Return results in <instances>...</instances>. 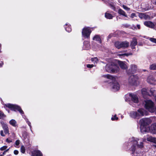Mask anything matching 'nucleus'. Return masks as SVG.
<instances>
[{
    "label": "nucleus",
    "mask_w": 156,
    "mask_h": 156,
    "mask_svg": "<svg viewBox=\"0 0 156 156\" xmlns=\"http://www.w3.org/2000/svg\"><path fill=\"white\" fill-rule=\"evenodd\" d=\"M21 152L22 153H24L25 152V147L23 146L22 145L21 146L20 148Z\"/></svg>",
    "instance_id": "nucleus-33"
},
{
    "label": "nucleus",
    "mask_w": 156,
    "mask_h": 156,
    "mask_svg": "<svg viewBox=\"0 0 156 156\" xmlns=\"http://www.w3.org/2000/svg\"><path fill=\"white\" fill-rule=\"evenodd\" d=\"M148 141L156 144V138L151 136H149L147 138Z\"/></svg>",
    "instance_id": "nucleus-22"
},
{
    "label": "nucleus",
    "mask_w": 156,
    "mask_h": 156,
    "mask_svg": "<svg viewBox=\"0 0 156 156\" xmlns=\"http://www.w3.org/2000/svg\"><path fill=\"white\" fill-rule=\"evenodd\" d=\"M20 143V141L19 140H16L15 142V144L16 146H18Z\"/></svg>",
    "instance_id": "nucleus-44"
},
{
    "label": "nucleus",
    "mask_w": 156,
    "mask_h": 156,
    "mask_svg": "<svg viewBox=\"0 0 156 156\" xmlns=\"http://www.w3.org/2000/svg\"><path fill=\"white\" fill-rule=\"evenodd\" d=\"M91 61L94 63H97L98 61V59L97 57H94L91 58Z\"/></svg>",
    "instance_id": "nucleus-32"
},
{
    "label": "nucleus",
    "mask_w": 156,
    "mask_h": 156,
    "mask_svg": "<svg viewBox=\"0 0 156 156\" xmlns=\"http://www.w3.org/2000/svg\"><path fill=\"white\" fill-rule=\"evenodd\" d=\"M150 69L151 70H156V64H153L150 67Z\"/></svg>",
    "instance_id": "nucleus-31"
},
{
    "label": "nucleus",
    "mask_w": 156,
    "mask_h": 156,
    "mask_svg": "<svg viewBox=\"0 0 156 156\" xmlns=\"http://www.w3.org/2000/svg\"><path fill=\"white\" fill-rule=\"evenodd\" d=\"M140 131L143 133L146 132L147 131L146 126H140Z\"/></svg>",
    "instance_id": "nucleus-29"
},
{
    "label": "nucleus",
    "mask_w": 156,
    "mask_h": 156,
    "mask_svg": "<svg viewBox=\"0 0 156 156\" xmlns=\"http://www.w3.org/2000/svg\"><path fill=\"white\" fill-rule=\"evenodd\" d=\"M93 40L97 41H98L100 44H101L102 41L99 35H95L93 37Z\"/></svg>",
    "instance_id": "nucleus-20"
},
{
    "label": "nucleus",
    "mask_w": 156,
    "mask_h": 156,
    "mask_svg": "<svg viewBox=\"0 0 156 156\" xmlns=\"http://www.w3.org/2000/svg\"><path fill=\"white\" fill-rule=\"evenodd\" d=\"M6 141L7 142H8V143H10L12 142V141L10 140H9V139H7L6 140Z\"/></svg>",
    "instance_id": "nucleus-49"
},
{
    "label": "nucleus",
    "mask_w": 156,
    "mask_h": 156,
    "mask_svg": "<svg viewBox=\"0 0 156 156\" xmlns=\"http://www.w3.org/2000/svg\"><path fill=\"white\" fill-rule=\"evenodd\" d=\"M7 152V151H5L3 153V154L4 155L5 154L6 152Z\"/></svg>",
    "instance_id": "nucleus-53"
},
{
    "label": "nucleus",
    "mask_w": 156,
    "mask_h": 156,
    "mask_svg": "<svg viewBox=\"0 0 156 156\" xmlns=\"http://www.w3.org/2000/svg\"><path fill=\"white\" fill-rule=\"evenodd\" d=\"M154 112H155V113L156 114V108H155V111H154Z\"/></svg>",
    "instance_id": "nucleus-57"
},
{
    "label": "nucleus",
    "mask_w": 156,
    "mask_h": 156,
    "mask_svg": "<svg viewBox=\"0 0 156 156\" xmlns=\"http://www.w3.org/2000/svg\"><path fill=\"white\" fill-rule=\"evenodd\" d=\"M0 156H3V155H1Z\"/></svg>",
    "instance_id": "nucleus-60"
},
{
    "label": "nucleus",
    "mask_w": 156,
    "mask_h": 156,
    "mask_svg": "<svg viewBox=\"0 0 156 156\" xmlns=\"http://www.w3.org/2000/svg\"><path fill=\"white\" fill-rule=\"evenodd\" d=\"M0 133L1 136H5V135L4 134V133L3 130H1L0 131Z\"/></svg>",
    "instance_id": "nucleus-46"
},
{
    "label": "nucleus",
    "mask_w": 156,
    "mask_h": 156,
    "mask_svg": "<svg viewBox=\"0 0 156 156\" xmlns=\"http://www.w3.org/2000/svg\"><path fill=\"white\" fill-rule=\"evenodd\" d=\"M64 27L66 31L70 32L71 31L72 29L70 25L68 23H67L64 25Z\"/></svg>",
    "instance_id": "nucleus-21"
},
{
    "label": "nucleus",
    "mask_w": 156,
    "mask_h": 156,
    "mask_svg": "<svg viewBox=\"0 0 156 156\" xmlns=\"http://www.w3.org/2000/svg\"><path fill=\"white\" fill-rule=\"evenodd\" d=\"M2 126V127L3 129L4 133L5 134H9V129L7 125L3 121H1L0 122Z\"/></svg>",
    "instance_id": "nucleus-12"
},
{
    "label": "nucleus",
    "mask_w": 156,
    "mask_h": 156,
    "mask_svg": "<svg viewBox=\"0 0 156 156\" xmlns=\"http://www.w3.org/2000/svg\"><path fill=\"white\" fill-rule=\"evenodd\" d=\"M19 151H18L16 150H15L14 151V153L15 155H17L18 154Z\"/></svg>",
    "instance_id": "nucleus-47"
},
{
    "label": "nucleus",
    "mask_w": 156,
    "mask_h": 156,
    "mask_svg": "<svg viewBox=\"0 0 156 156\" xmlns=\"http://www.w3.org/2000/svg\"><path fill=\"white\" fill-rule=\"evenodd\" d=\"M6 110L7 111H8V113H9V110H7V109H6Z\"/></svg>",
    "instance_id": "nucleus-56"
},
{
    "label": "nucleus",
    "mask_w": 156,
    "mask_h": 156,
    "mask_svg": "<svg viewBox=\"0 0 156 156\" xmlns=\"http://www.w3.org/2000/svg\"><path fill=\"white\" fill-rule=\"evenodd\" d=\"M122 7L124 9H125L127 11H129L130 10V9L128 7H127L125 5H123Z\"/></svg>",
    "instance_id": "nucleus-40"
},
{
    "label": "nucleus",
    "mask_w": 156,
    "mask_h": 156,
    "mask_svg": "<svg viewBox=\"0 0 156 156\" xmlns=\"http://www.w3.org/2000/svg\"><path fill=\"white\" fill-rule=\"evenodd\" d=\"M7 148V146H4L1 147L0 149L1 151H3L5 150Z\"/></svg>",
    "instance_id": "nucleus-41"
},
{
    "label": "nucleus",
    "mask_w": 156,
    "mask_h": 156,
    "mask_svg": "<svg viewBox=\"0 0 156 156\" xmlns=\"http://www.w3.org/2000/svg\"><path fill=\"white\" fill-rule=\"evenodd\" d=\"M136 16V15L135 13H133L131 14L130 17L132 18H133L134 17Z\"/></svg>",
    "instance_id": "nucleus-45"
},
{
    "label": "nucleus",
    "mask_w": 156,
    "mask_h": 156,
    "mask_svg": "<svg viewBox=\"0 0 156 156\" xmlns=\"http://www.w3.org/2000/svg\"><path fill=\"white\" fill-rule=\"evenodd\" d=\"M141 93L144 98H146L149 96L148 93L147 92V90L145 88H143L142 89Z\"/></svg>",
    "instance_id": "nucleus-16"
},
{
    "label": "nucleus",
    "mask_w": 156,
    "mask_h": 156,
    "mask_svg": "<svg viewBox=\"0 0 156 156\" xmlns=\"http://www.w3.org/2000/svg\"><path fill=\"white\" fill-rule=\"evenodd\" d=\"M118 119V118L116 117V115H115L113 117H112L111 119L113 121L115 120H117Z\"/></svg>",
    "instance_id": "nucleus-37"
},
{
    "label": "nucleus",
    "mask_w": 156,
    "mask_h": 156,
    "mask_svg": "<svg viewBox=\"0 0 156 156\" xmlns=\"http://www.w3.org/2000/svg\"><path fill=\"white\" fill-rule=\"evenodd\" d=\"M130 104V105H132V104Z\"/></svg>",
    "instance_id": "nucleus-61"
},
{
    "label": "nucleus",
    "mask_w": 156,
    "mask_h": 156,
    "mask_svg": "<svg viewBox=\"0 0 156 156\" xmlns=\"http://www.w3.org/2000/svg\"><path fill=\"white\" fill-rule=\"evenodd\" d=\"M5 117V115L1 111H0V119H1Z\"/></svg>",
    "instance_id": "nucleus-35"
},
{
    "label": "nucleus",
    "mask_w": 156,
    "mask_h": 156,
    "mask_svg": "<svg viewBox=\"0 0 156 156\" xmlns=\"http://www.w3.org/2000/svg\"><path fill=\"white\" fill-rule=\"evenodd\" d=\"M83 48L86 50H88L90 48L89 43L88 41H85L83 42Z\"/></svg>",
    "instance_id": "nucleus-23"
},
{
    "label": "nucleus",
    "mask_w": 156,
    "mask_h": 156,
    "mask_svg": "<svg viewBox=\"0 0 156 156\" xmlns=\"http://www.w3.org/2000/svg\"><path fill=\"white\" fill-rule=\"evenodd\" d=\"M143 104L145 108L151 112H154L155 107L154 103L150 100H145Z\"/></svg>",
    "instance_id": "nucleus-6"
},
{
    "label": "nucleus",
    "mask_w": 156,
    "mask_h": 156,
    "mask_svg": "<svg viewBox=\"0 0 156 156\" xmlns=\"http://www.w3.org/2000/svg\"><path fill=\"white\" fill-rule=\"evenodd\" d=\"M91 30L89 27H84L82 30V37L85 38H89L91 33Z\"/></svg>",
    "instance_id": "nucleus-9"
},
{
    "label": "nucleus",
    "mask_w": 156,
    "mask_h": 156,
    "mask_svg": "<svg viewBox=\"0 0 156 156\" xmlns=\"http://www.w3.org/2000/svg\"><path fill=\"white\" fill-rule=\"evenodd\" d=\"M9 124L13 127H16L17 126V122L14 119H12L9 122Z\"/></svg>",
    "instance_id": "nucleus-26"
},
{
    "label": "nucleus",
    "mask_w": 156,
    "mask_h": 156,
    "mask_svg": "<svg viewBox=\"0 0 156 156\" xmlns=\"http://www.w3.org/2000/svg\"><path fill=\"white\" fill-rule=\"evenodd\" d=\"M4 63L3 62H2L1 63H0V67H1L3 65Z\"/></svg>",
    "instance_id": "nucleus-48"
},
{
    "label": "nucleus",
    "mask_w": 156,
    "mask_h": 156,
    "mask_svg": "<svg viewBox=\"0 0 156 156\" xmlns=\"http://www.w3.org/2000/svg\"><path fill=\"white\" fill-rule=\"evenodd\" d=\"M152 127L154 130L156 131V123L153 124Z\"/></svg>",
    "instance_id": "nucleus-43"
},
{
    "label": "nucleus",
    "mask_w": 156,
    "mask_h": 156,
    "mask_svg": "<svg viewBox=\"0 0 156 156\" xmlns=\"http://www.w3.org/2000/svg\"><path fill=\"white\" fill-rule=\"evenodd\" d=\"M138 69L136 65L135 64L131 65L127 72L129 74H134L136 73Z\"/></svg>",
    "instance_id": "nucleus-11"
},
{
    "label": "nucleus",
    "mask_w": 156,
    "mask_h": 156,
    "mask_svg": "<svg viewBox=\"0 0 156 156\" xmlns=\"http://www.w3.org/2000/svg\"><path fill=\"white\" fill-rule=\"evenodd\" d=\"M118 63L120 67L122 69H126L127 68V67L126 65L123 62L120 61H119Z\"/></svg>",
    "instance_id": "nucleus-24"
},
{
    "label": "nucleus",
    "mask_w": 156,
    "mask_h": 156,
    "mask_svg": "<svg viewBox=\"0 0 156 156\" xmlns=\"http://www.w3.org/2000/svg\"><path fill=\"white\" fill-rule=\"evenodd\" d=\"M111 0L112 1V2H111L108 3L109 6L111 7L112 9H113L114 11H115V3L114 2L113 0Z\"/></svg>",
    "instance_id": "nucleus-25"
},
{
    "label": "nucleus",
    "mask_w": 156,
    "mask_h": 156,
    "mask_svg": "<svg viewBox=\"0 0 156 156\" xmlns=\"http://www.w3.org/2000/svg\"><path fill=\"white\" fill-rule=\"evenodd\" d=\"M117 56L119 58H123L125 56H128L129 55H131L132 54L130 53L129 54L124 53H121V52H118L117 53Z\"/></svg>",
    "instance_id": "nucleus-19"
},
{
    "label": "nucleus",
    "mask_w": 156,
    "mask_h": 156,
    "mask_svg": "<svg viewBox=\"0 0 156 156\" xmlns=\"http://www.w3.org/2000/svg\"><path fill=\"white\" fill-rule=\"evenodd\" d=\"M148 39H149L151 42L156 43V39L151 38V37H148L147 38Z\"/></svg>",
    "instance_id": "nucleus-34"
},
{
    "label": "nucleus",
    "mask_w": 156,
    "mask_h": 156,
    "mask_svg": "<svg viewBox=\"0 0 156 156\" xmlns=\"http://www.w3.org/2000/svg\"><path fill=\"white\" fill-rule=\"evenodd\" d=\"M152 122L151 120L148 118H142L139 121V124L142 126H146L149 125Z\"/></svg>",
    "instance_id": "nucleus-10"
},
{
    "label": "nucleus",
    "mask_w": 156,
    "mask_h": 156,
    "mask_svg": "<svg viewBox=\"0 0 156 156\" xmlns=\"http://www.w3.org/2000/svg\"><path fill=\"white\" fill-rule=\"evenodd\" d=\"M129 96L132 101L134 103H137L138 102V98L136 94L131 93L129 94Z\"/></svg>",
    "instance_id": "nucleus-13"
},
{
    "label": "nucleus",
    "mask_w": 156,
    "mask_h": 156,
    "mask_svg": "<svg viewBox=\"0 0 156 156\" xmlns=\"http://www.w3.org/2000/svg\"><path fill=\"white\" fill-rule=\"evenodd\" d=\"M31 155L32 156H43V154L40 151L36 150L32 152Z\"/></svg>",
    "instance_id": "nucleus-14"
},
{
    "label": "nucleus",
    "mask_w": 156,
    "mask_h": 156,
    "mask_svg": "<svg viewBox=\"0 0 156 156\" xmlns=\"http://www.w3.org/2000/svg\"><path fill=\"white\" fill-rule=\"evenodd\" d=\"M148 112L144 108H140L137 111L131 112L129 114V116L134 119H138L142 117L147 115Z\"/></svg>",
    "instance_id": "nucleus-4"
},
{
    "label": "nucleus",
    "mask_w": 156,
    "mask_h": 156,
    "mask_svg": "<svg viewBox=\"0 0 156 156\" xmlns=\"http://www.w3.org/2000/svg\"><path fill=\"white\" fill-rule=\"evenodd\" d=\"M144 24L146 26L151 28H154L155 26V25L153 23L150 21H145L144 22Z\"/></svg>",
    "instance_id": "nucleus-15"
},
{
    "label": "nucleus",
    "mask_w": 156,
    "mask_h": 156,
    "mask_svg": "<svg viewBox=\"0 0 156 156\" xmlns=\"http://www.w3.org/2000/svg\"><path fill=\"white\" fill-rule=\"evenodd\" d=\"M105 16L106 18L109 19H112L113 17V16L111 14L108 13L107 12L105 13Z\"/></svg>",
    "instance_id": "nucleus-28"
},
{
    "label": "nucleus",
    "mask_w": 156,
    "mask_h": 156,
    "mask_svg": "<svg viewBox=\"0 0 156 156\" xmlns=\"http://www.w3.org/2000/svg\"><path fill=\"white\" fill-rule=\"evenodd\" d=\"M115 47L118 49L126 48H127L129 45V43L127 41H117L114 44Z\"/></svg>",
    "instance_id": "nucleus-7"
},
{
    "label": "nucleus",
    "mask_w": 156,
    "mask_h": 156,
    "mask_svg": "<svg viewBox=\"0 0 156 156\" xmlns=\"http://www.w3.org/2000/svg\"><path fill=\"white\" fill-rule=\"evenodd\" d=\"M155 147H156V145H155Z\"/></svg>",
    "instance_id": "nucleus-62"
},
{
    "label": "nucleus",
    "mask_w": 156,
    "mask_h": 156,
    "mask_svg": "<svg viewBox=\"0 0 156 156\" xmlns=\"http://www.w3.org/2000/svg\"><path fill=\"white\" fill-rule=\"evenodd\" d=\"M119 67L113 62L107 64L105 67V70L108 73H115L119 70Z\"/></svg>",
    "instance_id": "nucleus-5"
},
{
    "label": "nucleus",
    "mask_w": 156,
    "mask_h": 156,
    "mask_svg": "<svg viewBox=\"0 0 156 156\" xmlns=\"http://www.w3.org/2000/svg\"><path fill=\"white\" fill-rule=\"evenodd\" d=\"M118 12L120 15H122L126 17H127V15L126 14L125 12L121 9H119L118 10Z\"/></svg>",
    "instance_id": "nucleus-27"
},
{
    "label": "nucleus",
    "mask_w": 156,
    "mask_h": 156,
    "mask_svg": "<svg viewBox=\"0 0 156 156\" xmlns=\"http://www.w3.org/2000/svg\"><path fill=\"white\" fill-rule=\"evenodd\" d=\"M136 27L138 29H140V25L138 24L136 25Z\"/></svg>",
    "instance_id": "nucleus-51"
},
{
    "label": "nucleus",
    "mask_w": 156,
    "mask_h": 156,
    "mask_svg": "<svg viewBox=\"0 0 156 156\" xmlns=\"http://www.w3.org/2000/svg\"><path fill=\"white\" fill-rule=\"evenodd\" d=\"M137 42L136 38H133V41L131 42L130 46L132 49H135V46L137 45Z\"/></svg>",
    "instance_id": "nucleus-18"
},
{
    "label": "nucleus",
    "mask_w": 156,
    "mask_h": 156,
    "mask_svg": "<svg viewBox=\"0 0 156 156\" xmlns=\"http://www.w3.org/2000/svg\"><path fill=\"white\" fill-rule=\"evenodd\" d=\"M103 76L110 80L111 81L109 83L110 88L114 92L117 91L120 88V86L116 80L115 77L109 74L103 75Z\"/></svg>",
    "instance_id": "nucleus-3"
},
{
    "label": "nucleus",
    "mask_w": 156,
    "mask_h": 156,
    "mask_svg": "<svg viewBox=\"0 0 156 156\" xmlns=\"http://www.w3.org/2000/svg\"><path fill=\"white\" fill-rule=\"evenodd\" d=\"M138 45H140V46H142V45H143V44H142V43H139L138 44Z\"/></svg>",
    "instance_id": "nucleus-54"
},
{
    "label": "nucleus",
    "mask_w": 156,
    "mask_h": 156,
    "mask_svg": "<svg viewBox=\"0 0 156 156\" xmlns=\"http://www.w3.org/2000/svg\"><path fill=\"white\" fill-rule=\"evenodd\" d=\"M144 15V13L140 12L139 13L138 16L141 19H143V16Z\"/></svg>",
    "instance_id": "nucleus-38"
},
{
    "label": "nucleus",
    "mask_w": 156,
    "mask_h": 156,
    "mask_svg": "<svg viewBox=\"0 0 156 156\" xmlns=\"http://www.w3.org/2000/svg\"><path fill=\"white\" fill-rule=\"evenodd\" d=\"M9 149H8L7 150H6V151H7V152L8 150H9Z\"/></svg>",
    "instance_id": "nucleus-59"
},
{
    "label": "nucleus",
    "mask_w": 156,
    "mask_h": 156,
    "mask_svg": "<svg viewBox=\"0 0 156 156\" xmlns=\"http://www.w3.org/2000/svg\"><path fill=\"white\" fill-rule=\"evenodd\" d=\"M147 81L148 83L150 84H153V82L156 81V79L154 78L152 76L150 75L147 78Z\"/></svg>",
    "instance_id": "nucleus-17"
},
{
    "label": "nucleus",
    "mask_w": 156,
    "mask_h": 156,
    "mask_svg": "<svg viewBox=\"0 0 156 156\" xmlns=\"http://www.w3.org/2000/svg\"><path fill=\"white\" fill-rule=\"evenodd\" d=\"M94 66L93 64H87V68H92Z\"/></svg>",
    "instance_id": "nucleus-42"
},
{
    "label": "nucleus",
    "mask_w": 156,
    "mask_h": 156,
    "mask_svg": "<svg viewBox=\"0 0 156 156\" xmlns=\"http://www.w3.org/2000/svg\"><path fill=\"white\" fill-rule=\"evenodd\" d=\"M102 1L104 2L106 4H107V3H108V2L105 0H102Z\"/></svg>",
    "instance_id": "nucleus-50"
},
{
    "label": "nucleus",
    "mask_w": 156,
    "mask_h": 156,
    "mask_svg": "<svg viewBox=\"0 0 156 156\" xmlns=\"http://www.w3.org/2000/svg\"><path fill=\"white\" fill-rule=\"evenodd\" d=\"M4 108H8L11 109V110L15 111H19L22 115L23 117L25 119L27 123L30 126L31 131L32 132V131L31 129L32 126L31 125V123L30 121H29L28 119L26 118V116L24 115V112L22 110L21 107L20 106L16 105H13L10 103H8L5 104L4 105Z\"/></svg>",
    "instance_id": "nucleus-2"
},
{
    "label": "nucleus",
    "mask_w": 156,
    "mask_h": 156,
    "mask_svg": "<svg viewBox=\"0 0 156 156\" xmlns=\"http://www.w3.org/2000/svg\"><path fill=\"white\" fill-rule=\"evenodd\" d=\"M155 91L154 88H151L150 90V92L151 93V95H152L153 94L154 91Z\"/></svg>",
    "instance_id": "nucleus-39"
},
{
    "label": "nucleus",
    "mask_w": 156,
    "mask_h": 156,
    "mask_svg": "<svg viewBox=\"0 0 156 156\" xmlns=\"http://www.w3.org/2000/svg\"><path fill=\"white\" fill-rule=\"evenodd\" d=\"M143 71H146V70H145V69H144V70H143Z\"/></svg>",
    "instance_id": "nucleus-58"
},
{
    "label": "nucleus",
    "mask_w": 156,
    "mask_h": 156,
    "mask_svg": "<svg viewBox=\"0 0 156 156\" xmlns=\"http://www.w3.org/2000/svg\"><path fill=\"white\" fill-rule=\"evenodd\" d=\"M145 138H138L132 137L130 138L126 145L128 146H131L130 151L134 156H142L141 150L144 147L143 142Z\"/></svg>",
    "instance_id": "nucleus-1"
},
{
    "label": "nucleus",
    "mask_w": 156,
    "mask_h": 156,
    "mask_svg": "<svg viewBox=\"0 0 156 156\" xmlns=\"http://www.w3.org/2000/svg\"><path fill=\"white\" fill-rule=\"evenodd\" d=\"M111 37V36L110 35H109L108 37V38H110Z\"/></svg>",
    "instance_id": "nucleus-55"
},
{
    "label": "nucleus",
    "mask_w": 156,
    "mask_h": 156,
    "mask_svg": "<svg viewBox=\"0 0 156 156\" xmlns=\"http://www.w3.org/2000/svg\"><path fill=\"white\" fill-rule=\"evenodd\" d=\"M1 49H2V45L0 43V53L2 52Z\"/></svg>",
    "instance_id": "nucleus-52"
},
{
    "label": "nucleus",
    "mask_w": 156,
    "mask_h": 156,
    "mask_svg": "<svg viewBox=\"0 0 156 156\" xmlns=\"http://www.w3.org/2000/svg\"><path fill=\"white\" fill-rule=\"evenodd\" d=\"M150 17L149 16L145 13H144V15L143 16V19H144L145 20H147Z\"/></svg>",
    "instance_id": "nucleus-36"
},
{
    "label": "nucleus",
    "mask_w": 156,
    "mask_h": 156,
    "mask_svg": "<svg viewBox=\"0 0 156 156\" xmlns=\"http://www.w3.org/2000/svg\"><path fill=\"white\" fill-rule=\"evenodd\" d=\"M139 79V77L137 75H132L129 78L128 83L131 85H136Z\"/></svg>",
    "instance_id": "nucleus-8"
},
{
    "label": "nucleus",
    "mask_w": 156,
    "mask_h": 156,
    "mask_svg": "<svg viewBox=\"0 0 156 156\" xmlns=\"http://www.w3.org/2000/svg\"><path fill=\"white\" fill-rule=\"evenodd\" d=\"M95 47V50H102L101 45L98 44H96V46H94Z\"/></svg>",
    "instance_id": "nucleus-30"
}]
</instances>
